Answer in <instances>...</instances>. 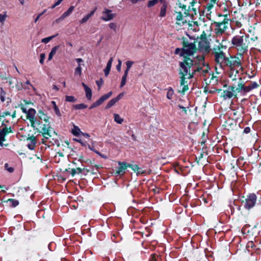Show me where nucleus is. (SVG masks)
I'll return each instance as SVG.
<instances>
[{
    "mask_svg": "<svg viewBox=\"0 0 261 261\" xmlns=\"http://www.w3.org/2000/svg\"><path fill=\"white\" fill-rule=\"evenodd\" d=\"M96 84H97V86H98V88L99 89L100 88L101 86L103 84L102 80L100 79L99 81H96Z\"/></svg>",
    "mask_w": 261,
    "mask_h": 261,
    "instance_id": "864d4df0",
    "label": "nucleus"
},
{
    "mask_svg": "<svg viewBox=\"0 0 261 261\" xmlns=\"http://www.w3.org/2000/svg\"><path fill=\"white\" fill-rule=\"evenodd\" d=\"M63 0H58L54 5H53L51 7V9H54L55 8L56 6H58L59 5H60L61 4V3L63 1Z\"/></svg>",
    "mask_w": 261,
    "mask_h": 261,
    "instance_id": "8fccbe9b",
    "label": "nucleus"
},
{
    "mask_svg": "<svg viewBox=\"0 0 261 261\" xmlns=\"http://www.w3.org/2000/svg\"><path fill=\"white\" fill-rule=\"evenodd\" d=\"M186 25H188V30H192L193 32H197L199 31V27L197 22H192L187 23Z\"/></svg>",
    "mask_w": 261,
    "mask_h": 261,
    "instance_id": "412c9836",
    "label": "nucleus"
},
{
    "mask_svg": "<svg viewBox=\"0 0 261 261\" xmlns=\"http://www.w3.org/2000/svg\"><path fill=\"white\" fill-rule=\"evenodd\" d=\"M243 55L239 54L238 57H231L230 59L228 58V62L226 66H228L230 69H242L241 61L243 59Z\"/></svg>",
    "mask_w": 261,
    "mask_h": 261,
    "instance_id": "423d86ee",
    "label": "nucleus"
},
{
    "mask_svg": "<svg viewBox=\"0 0 261 261\" xmlns=\"http://www.w3.org/2000/svg\"><path fill=\"white\" fill-rule=\"evenodd\" d=\"M119 167L117 168L116 173L118 175H123L125 172V170L128 167V164L125 163L118 162Z\"/></svg>",
    "mask_w": 261,
    "mask_h": 261,
    "instance_id": "dca6fc26",
    "label": "nucleus"
},
{
    "mask_svg": "<svg viewBox=\"0 0 261 261\" xmlns=\"http://www.w3.org/2000/svg\"><path fill=\"white\" fill-rule=\"evenodd\" d=\"M109 28L113 30L114 32H117L118 30V26L115 22H111L109 24Z\"/></svg>",
    "mask_w": 261,
    "mask_h": 261,
    "instance_id": "c9c22d12",
    "label": "nucleus"
},
{
    "mask_svg": "<svg viewBox=\"0 0 261 261\" xmlns=\"http://www.w3.org/2000/svg\"><path fill=\"white\" fill-rule=\"evenodd\" d=\"M76 61L79 63V64H81V63L83 62V60L81 58H77L76 59Z\"/></svg>",
    "mask_w": 261,
    "mask_h": 261,
    "instance_id": "e2e57ef3",
    "label": "nucleus"
},
{
    "mask_svg": "<svg viewBox=\"0 0 261 261\" xmlns=\"http://www.w3.org/2000/svg\"><path fill=\"white\" fill-rule=\"evenodd\" d=\"M244 132L245 133H248L250 132V128L249 127H246L244 129Z\"/></svg>",
    "mask_w": 261,
    "mask_h": 261,
    "instance_id": "0e129e2a",
    "label": "nucleus"
},
{
    "mask_svg": "<svg viewBox=\"0 0 261 261\" xmlns=\"http://www.w3.org/2000/svg\"><path fill=\"white\" fill-rule=\"evenodd\" d=\"M0 132H4L5 133V136H6V134L11 132V128H5L2 129V131Z\"/></svg>",
    "mask_w": 261,
    "mask_h": 261,
    "instance_id": "a18cd8bd",
    "label": "nucleus"
},
{
    "mask_svg": "<svg viewBox=\"0 0 261 261\" xmlns=\"http://www.w3.org/2000/svg\"><path fill=\"white\" fill-rule=\"evenodd\" d=\"M256 200V196L254 194H251L248 196L244 204V207L248 210L252 208L255 205Z\"/></svg>",
    "mask_w": 261,
    "mask_h": 261,
    "instance_id": "1a4fd4ad",
    "label": "nucleus"
},
{
    "mask_svg": "<svg viewBox=\"0 0 261 261\" xmlns=\"http://www.w3.org/2000/svg\"><path fill=\"white\" fill-rule=\"evenodd\" d=\"M174 95V91L172 88H170L168 89L167 93V97L169 99H171L173 98Z\"/></svg>",
    "mask_w": 261,
    "mask_h": 261,
    "instance_id": "72a5a7b5",
    "label": "nucleus"
},
{
    "mask_svg": "<svg viewBox=\"0 0 261 261\" xmlns=\"http://www.w3.org/2000/svg\"><path fill=\"white\" fill-rule=\"evenodd\" d=\"M36 143V140L35 137L32 136L29 137L26 140V144L28 148L31 149H34L35 144Z\"/></svg>",
    "mask_w": 261,
    "mask_h": 261,
    "instance_id": "f3484780",
    "label": "nucleus"
},
{
    "mask_svg": "<svg viewBox=\"0 0 261 261\" xmlns=\"http://www.w3.org/2000/svg\"><path fill=\"white\" fill-rule=\"evenodd\" d=\"M197 58L199 61H202L203 60V56H197Z\"/></svg>",
    "mask_w": 261,
    "mask_h": 261,
    "instance_id": "338daca9",
    "label": "nucleus"
},
{
    "mask_svg": "<svg viewBox=\"0 0 261 261\" xmlns=\"http://www.w3.org/2000/svg\"><path fill=\"white\" fill-rule=\"evenodd\" d=\"M67 171L70 172V173L71 174V175L73 176L76 173H80L82 172L83 169L80 168H77L76 169H71V170L70 168L66 170Z\"/></svg>",
    "mask_w": 261,
    "mask_h": 261,
    "instance_id": "c85d7f7f",
    "label": "nucleus"
},
{
    "mask_svg": "<svg viewBox=\"0 0 261 261\" xmlns=\"http://www.w3.org/2000/svg\"><path fill=\"white\" fill-rule=\"evenodd\" d=\"M35 114L36 111L34 109L31 108L27 111V118L29 120L30 123L35 119V118L36 117Z\"/></svg>",
    "mask_w": 261,
    "mask_h": 261,
    "instance_id": "6ab92c4d",
    "label": "nucleus"
},
{
    "mask_svg": "<svg viewBox=\"0 0 261 261\" xmlns=\"http://www.w3.org/2000/svg\"><path fill=\"white\" fill-rule=\"evenodd\" d=\"M103 15L101 17V19L105 21H108L113 19L116 17V14L112 13V11L105 8L102 12Z\"/></svg>",
    "mask_w": 261,
    "mask_h": 261,
    "instance_id": "9b49d317",
    "label": "nucleus"
},
{
    "mask_svg": "<svg viewBox=\"0 0 261 261\" xmlns=\"http://www.w3.org/2000/svg\"><path fill=\"white\" fill-rule=\"evenodd\" d=\"M151 261H156V257L154 254H152L151 256Z\"/></svg>",
    "mask_w": 261,
    "mask_h": 261,
    "instance_id": "680f3d73",
    "label": "nucleus"
},
{
    "mask_svg": "<svg viewBox=\"0 0 261 261\" xmlns=\"http://www.w3.org/2000/svg\"><path fill=\"white\" fill-rule=\"evenodd\" d=\"M177 5H178L179 8H181L182 9L186 10V5H185L184 4H182L180 2H179L178 3H177Z\"/></svg>",
    "mask_w": 261,
    "mask_h": 261,
    "instance_id": "5fc2aeb1",
    "label": "nucleus"
},
{
    "mask_svg": "<svg viewBox=\"0 0 261 261\" xmlns=\"http://www.w3.org/2000/svg\"><path fill=\"white\" fill-rule=\"evenodd\" d=\"M65 100L68 102H75L76 99V98L73 96H66L65 97Z\"/></svg>",
    "mask_w": 261,
    "mask_h": 261,
    "instance_id": "ea45409f",
    "label": "nucleus"
},
{
    "mask_svg": "<svg viewBox=\"0 0 261 261\" xmlns=\"http://www.w3.org/2000/svg\"><path fill=\"white\" fill-rule=\"evenodd\" d=\"M81 64H79L78 66L75 69L74 75L76 76H80L82 73Z\"/></svg>",
    "mask_w": 261,
    "mask_h": 261,
    "instance_id": "2f4dec72",
    "label": "nucleus"
},
{
    "mask_svg": "<svg viewBox=\"0 0 261 261\" xmlns=\"http://www.w3.org/2000/svg\"><path fill=\"white\" fill-rule=\"evenodd\" d=\"M178 107H179L180 109H182V110H183V111H184V112H185V114H187V110H186V108H185V107H183V106H180V105H179V106H178Z\"/></svg>",
    "mask_w": 261,
    "mask_h": 261,
    "instance_id": "052dcab7",
    "label": "nucleus"
},
{
    "mask_svg": "<svg viewBox=\"0 0 261 261\" xmlns=\"http://www.w3.org/2000/svg\"><path fill=\"white\" fill-rule=\"evenodd\" d=\"M5 141V133L0 132V149H1L4 146H7L8 144H4V142Z\"/></svg>",
    "mask_w": 261,
    "mask_h": 261,
    "instance_id": "cd10ccee",
    "label": "nucleus"
},
{
    "mask_svg": "<svg viewBox=\"0 0 261 261\" xmlns=\"http://www.w3.org/2000/svg\"><path fill=\"white\" fill-rule=\"evenodd\" d=\"M7 17V15H2L0 14V22L2 23H4L5 21L6 18Z\"/></svg>",
    "mask_w": 261,
    "mask_h": 261,
    "instance_id": "de8ad7c7",
    "label": "nucleus"
},
{
    "mask_svg": "<svg viewBox=\"0 0 261 261\" xmlns=\"http://www.w3.org/2000/svg\"><path fill=\"white\" fill-rule=\"evenodd\" d=\"M214 55L216 62L219 64L220 67L226 66L227 63H228V58L222 51L215 52Z\"/></svg>",
    "mask_w": 261,
    "mask_h": 261,
    "instance_id": "0eeeda50",
    "label": "nucleus"
},
{
    "mask_svg": "<svg viewBox=\"0 0 261 261\" xmlns=\"http://www.w3.org/2000/svg\"><path fill=\"white\" fill-rule=\"evenodd\" d=\"M114 121L118 124H121L124 121L123 119L120 116V115L117 114H114Z\"/></svg>",
    "mask_w": 261,
    "mask_h": 261,
    "instance_id": "7c9ffc66",
    "label": "nucleus"
},
{
    "mask_svg": "<svg viewBox=\"0 0 261 261\" xmlns=\"http://www.w3.org/2000/svg\"><path fill=\"white\" fill-rule=\"evenodd\" d=\"M8 115H10V113L8 112V111H6V112H4L2 113V115H1V117H5L6 116H8Z\"/></svg>",
    "mask_w": 261,
    "mask_h": 261,
    "instance_id": "13d9d810",
    "label": "nucleus"
},
{
    "mask_svg": "<svg viewBox=\"0 0 261 261\" xmlns=\"http://www.w3.org/2000/svg\"><path fill=\"white\" fill-rule=\"evenodd\" d=\"M72 133L74 136H77L81 133V132L77 126L74 125L73 128L72 129Z\"/></svg>",
    "mask_w": 261,
    "mask_h": 261,
    "instance_id": "473e14b6",
    "label": "nucleus"
},
{
    "mask_svg": "<svg viewBox=\"0 0 261 261\" xmlns=\"http://www.w3.org/2000/svg\"><path fill=\"white\" fill-rule=\"evenodd\" d=\"M42 14H43V13H40L38 15L37 17L35 19V20H34V22L35 23H36L38 21V20H39V19L40 18V17H41V16Z\"/></svg>",
    "mask_w": 261,
    "mask_h": 261,
    "instance_id": "bf43d9fd",
    "label": "nucleus"
},
{
    "mask_svg": "<svg viewBox=\"0 0 261 261\" xmlns=\"http://www.w3.org/2000/svg\"><path fill=\"white\" fill-rule=\"evenodd\" d=\"M58 34H56L55 35H53L48 37L43 38L42 39L41 42L44 43H47L49 41H50L52 39L54 38Z\"/></svg>",
    "mask_w": 261,
    "mask_h": 261,
    "instance_id": "e433bc0d",
    "label": "nucleus"
},
{
    "mask_svg": "<svg viewBox=\"0 0 261 261\" xmlns=\"http://www.w3.org/2000/svg\"><path fill=\"white\" fill-rule=\"evenodd\" d=\"M158 2V0H149L147 3V7H152L156 5Z\"/></svg>",
    "mask_w": 261,
    "mask_h": 261,
    "instance_id": "58836bf2",
    "label": "nucleus"
},
{
    "mask_svg": "<svg viewBox=\"0 0 261 261\" xmlns=\"http://www.w3.org/2000/svg\"><path fill=\"white\" fill-rule=\"evenodd\" d=\"M197 48L195 44L190 43L188 41H183L182 48H176L175 54L183 57V62L180 63V73L183 75H187L195 61L193 60V55Z\"/></svg>",
    "mask_w": 261,
    "mask_h": 261,
    "instance_id": "f257e3e1",
    "label": "nucleus"
},
{
    "mask_svg": "<svg viewBox=\"0 0 261 261\" xmlns=\"http://www.w3.org/2000/svg\"><path fill=\"white\" fill-rule=\"evenodd\" d=\"M124 93L123 92L120 93L115 98L117 99V101H119L122 97L124 96Z\"/></svg>",
    "mask_w": 261,
    "mask_h": 261,
    "instance_id": "3c124183",
    "label": "nucleus"
},
{
    "mask_svg": "<svg viewBox=\"0 0 261 261\" xmlns=\"http://www.w3.org/2000/svg\"><path fill=\"white\" fill-rule=\"evenodd\" d=\"M117 99H116L115 98H112L107 105L106 106V109H109L113 106H114L116 102H117Z\"/></svg>",
    "mask_w": 261,
    "mask_h": 261,
    "instance_id": "f704fd0d",
    "label": "nucleus"
},
{
    "mask_svg": "<svg viewBox=\"0 0 261 261\" xmlns=\"http://www.w3.org/2000/svg\"><path fill=\"white\" fill-rule=\"evenodd\" d=\"M98 106H99L98 103H97V102L96 101L95 102H94L93 103H92L91 105V106L90 107L89 109H93V108H95L96 107H98Z\"/></svg>",
    "mask_w": 261,
    "mask_h": 261,
    "instance_id": "6e6d98bb",
    "label": "nucleus"
},
{
    "mask_svg": "<svg viewBox=\"0 0 261 261\" xmlns=\"http://www.w3.org/2000/svg\"><path fill=\"white\" fill-rule=\"evenodd\" d=\"M215 33L217 38L220 37L228 29V19L225 18L221 22H215Z\"/></svg>",
    "mask_w": 261,
    "mask_h": 261,
    "instance_id": "20e7f679",
    "label": "nucleus"
},
{
    "mask_svg": "<svg viewBox=\"0 0 261 261\" xmlns=\"http://www.w3.org/2000/svg\"><path fill=\"white\" fill-rule=\"evenodd\" d=\"M25 84L27 85V86H25L26 88L30 89L29 86L32 87V88L35 90V88L33 87V86L31 84L29 81H27Z\"/></svg>",
    "mask_w": 261,
    "mask_h": 261,
    "instance_id": "603ef678",
    "label": "nucleus"
},
{
    "mask_svg": "<svg viewBox=\"0 0 261 261\" xmlns=\"http://www.w3.org/2000/svg\"><path fill=\"white\" fill-rule=\"evenodd\" d=\"M233 47H235L239 53V54L243 55L248 49V44L246 39H244V36H236L231 40Z\"/></svg>",
    "mask_w": 261,
    "mask_h": 261,
    "instance_id": "7ed1b4c3",
    "label": "nucleus"
},
{
    "mask_svg": "<svg viewBox=\"0 0 261 261\" xmlns=\"http://www.w3.org/2000/svg\"><path fill=\"white\" fill-rule=\"evenodd\" d=\"M77 141L80 142L82 146H86V143L83 142H82L81 140H77Z\"/></svg>",
    "mask_w": 261,
    "mask_h": 261,
    "instance_id": "69168bd1",
    "label": "nucleus"
},
{
    "mask_svg": "<svg viewBox=\"0 0 261 261\" xmlns=\"http://www.w3.org/2000/svg\"><path fill=\"white\" fill-rule=\"evenodd\" d=\"M74 7L72 6H70L69 7V8L68 9L67 11H66V12H65L62 15L61 17H60L59 18L57 19L55 21V22L56 23H59V22H60L61 21H62L63 20H64L66 17H68V16H69L73 12V11L74 10Z\"/></svg>",
    "mask_w": 261,
    "mask_h": 261,
    "instance_id": "2eb2a0df",
    "label": "nucleus"
},
{
    "mask_svg": "<svg viewBox=\"0 0 261 261\" xmlns=\"http://www.w3.org/2000/svg\"><path fill=\"white\" fill-rule=\"evenodd\" d=\"M235 90L230 86L228 88L224 90L222 93V96L224 99L230 98L234 96Z\"/></svg>",
    "mask_w": 261,
    "mask_h": 261,
    "instance_id": "4468645a",
    "label": "nucleus"
},
{
    "mask_svg": "<svg viewBox=\"0 0 261 261\" xmlns=\"http://www.w3.org/2000/svg\"><path fill=\"white\" fill-rule=\"evenodd\" d=\"M175 19L176 20V24L180 26H184L187 23V21L185 18V17L183 16V14L180 12H176Z\"/></svg>",
    "mask_w": 261,
    "mask_h": 261,
    "instance_id": "f8f14e48",
    "label": "nucleus"
},
{
    "mask_svg": "<svg viewBox=\"0 0 261 261\" xmlns=\"http://www.w3.org/2000/svg\"><path fill=\"white\" fill-rule=\"evenodd\" d=\"M231 86L235 90V92H240L242 91L244 92V83L242 79L233 82Z\"/></svg>",
    "mask_w": 261,
    "mask_h": 261,
    "instance_id": "9d476101",
    "label": "nucleus"
},
{
    "mask_svg": "<svg viewBox=\"0 0 261 261\" xmlns=\"http://www.w3.org/2000/svg\"><path fill=\"white\" fill-rule=\"evenodd\" d=\"M127 75H124L122 76L121 79V82L120 84V87H123L126 84Z\"/></svg>",
    "mask_w": 261,
    "mask_h": 261,
    "instance_id": "a19ab883",
    "label": "nucleus"
},
{
    "mask_svg": "<svg viewBox=\"0 0 261 261\" xmlns=\"http://www.w3.org/2000/svg\"><path fill=\"white\" fill-rule=\"evenodd\" d=\"M118 63L117 65V66H116V69H117V70L118 71H121V67L122 62L119 59L118 60Z\"/></svg>",
    "mask_w": 261,
    "mask_h": 261,
    "instance_id": "37998d69",
    "label": "nucleus"
},
{
    "mask_svg": "<svg viewBox=\"0 0 261 261\" xmlns=\"http://www.w3.org/2000/svg\"><path fill=\"white\" fill-rule=\"evenodd\" d=\"M96 10V8H95L93 11H92L90 13L87 14L85 15L81 20L80 23H84L86 21L88 20V19L94 14L95 11Z\"/></svg>",
    "mask_w": 261,
    "mask_h": 261,
    "instance_id": "393cba45",
    "label": "nucleus"
},
{
    "mask_svg": "<svg viewBox=\"0 0 261 261\" xmlns=\"http://www.w3.org/2000/svg\"><path fill=\"white\" fill-rule=\"evenodd\" d=\"M10 202H11L12 205L13 206H16L18 204V201L13 199L9 200Z\"/></svg>",
    "mask_w": 261,
    "mask_h": 261,
    "instance_id": "49530a36",
    "label": "nucleus"
},
{
    "mask_svg": "<svg viewBox=\"0 0 261 261\" xmlns=\"http://www.w3.org/2000/svg\"><path fill=\"white\" fill-rule=\"evenodd\" d=\"M73 107L75 109H83L86 108L87 107V106L84 103H81L75 105Z\"/></svg>",
    "mask_w": 261,
    "mask_h": 261,
    "instance_id": "4c0bfd02",
    "label": "nucleus"
},
{
    "mask_svg": "<svg viewBox=\"0 0 261 261\" xmlns=\"http://www.w3.org/2000/svg\"><path fill=\"white\" fill-rule=\"evenodd\" d=\"M134 62L132 61H127L125 62V64L126 66V69L124 71V75H128V72L132 67V66L134 65Z\"/></svg>",
    "mask_w": 261,
    "mask_h": 261,
    "instance_id": "a878e982",
    "label": "nucleus"
},
{
    "mask_svg": "<svg viewBox=\"0 0 261 261\" xmlns=\"http://www.w3.org/2000/svg\"><path fill=\"white\" fill-rule=\"evenodd\" d=\"M94 168H95L96 170H98V169H99L100 168H101V167L100 166H98V165H94L93 166Z\"/></svg>",
    "mask_w": 261,
    "mask_h": 261,
    "instance_id": "774afa93",
    "label": "nucleus"
},
{
    "mask_svg": "<svg viewBox=\"0 0 261 261\" xmlns=\"http://www.w3.org/2000/svg\"><path fill=\"white\" fill-rule=\"evenodd\" d=\"M86 93V96L88 100H91L92 98V91L90 88H89L85 83H82Z\"/></svg>",
    "mask_w": 261,
    "mask_h": 261,
    "instance_id": "5701e85b",
    "label": "nucleus"
},
{
    "mask_svg": "<svg viewBox=\"0 0 261 261\" xmlns=\"http://www.w3.org/2000/svg\"><path fill=\"white\" fill-rule=\"evenodd\" d=\"M198 49L202 53H208L210 49L209 42L206 38L200 39L198 41Z\"/></svg>",
    "mask_w": 261,
    "mask_h": 261,
    "instance_id": "6e6552de",
    "label": "nucleus"
},
{
    "mask_svg": "<svg viewBox=\"0 0 261 261\" xmlns=\"http://www.w3.org/2000/svg\"><path fill=\"white\" fill-rule=\"evenodd\" d=\"M105 101L104 99L101 97L99 99H98L96 102L98 103L99 106L102 104Z\"/></svg>",
    "mask_w": 261,
    "mask_h": 261,
    "instance_id": "4d7b16f0",
    "label": "nucleus"
},
{
    "mask_svg": "<svg viewBox=\"0 0 261 261\" xmlns=\"http://www.w3.org/2000/svg\"><path fill=\"white\" fill-rule=\"evenodd\" d=\"M54 110L56 114H57V115H58V116H61L60 111L57 106H55L54 108Z\"/></svg>",
    "mask_w": 261,
    "mask_h": 261,
    "instance_id": "c03bdc74",
    "label": "nucleus"
},
{
    "mask_svg": "<svg viewBox=\"0 0 261 261\" xmlns=\"http://www.w3.org/2000/svg\"><path fill=\"white\" fill-rule=\"evenodd\" d=\"M128 167L132 168V169L136 173L138 176L145 174L146 173V171L145 170H143L138 167L137 165H130L128 164Z\"/></svg>",
    "mask_w": 261,
    "mask_h": 261,
    "instance_id": "a211bd4d",
    "label": "nucleus"
},
{
    "mask_svg": "<svg viewBox=\"0 0 261 261\" xmlns=\"http://www.w3.org/2000/svg\"><path fill=\"white\" fill-rule=\"evenodd\" d=\"M45 58V56L44 54H41L40 55V63L41 64H42L43 63Z\"/></svg>",
    "mask_w": 261,
    "mask_h": 261,
    "instance_id": "09e8293b",
    "label": "nucleus"
},
{
    "mask_svg": "<svg viewBox=\"0 0 261 261\" xmlns=\"http://www.w3.org/2000/svg\"><path fill=\"white\" fill-rule=\"evenodd\" d=\"M201 69L197 68V69L192 70V72H191V68L189 69V71L188 72L187 75H183L180 73V69H179V74L181 75L180 80V87H182L180 92L184 93L188 90V85L187 82H185L186 79H191L193 76L194 72H196V70L199 71Z\"/></svg>",
    "mask_w": 261,
    "mask_h": 261,
    "instance_id": "39448f33",
    "label": "nucleus"
},
{
    "mask_svg": "<svg viewBox=\"0 0 261 261\" xmlns=\"http://www.w3.org/2000/svg\"><path fill=\"white\" fill-rule=\"evenodd\" d=\"M112 93H113L112 92L110 91L108 93L106 94L102 95L101 97H102V98L105 101L107 99H108L110 96H111V95H112Z\"/></svg>",
    "mask_w": 261,
    "mask_h": 261,
    "instance_id": "79ce46f5",
    "label": "nucleus"
},
{
    "mask_svg": "<svg viewBox=\"0 0 261 261\" xmlns=\"http://www.w3.org/2000/svg\"><path fill=\"white\" fill-rule=\"evenodd\" d=\"M241 70L239 69H230L229 76L232 82L239 80V79H242L239 74V71Z\"/></svg>",
    "mask_w": 261,
    "mask_h": 261,
    "instance_id": "ddd939ff",
    "label": "nucleus"
},
{
    "mask_svg": "<svg viewBox=\"0 0 261 261\" xmlns=\"http://www.w3.org/2000/svg\"><path fill=\"white\" fill-rule=\"evenodd\" d=\"M167 7V5L166 3H164L161 8L160 13L159 14V16L160 17H164L166 16Z\"/></svg>",
    "mask_w": 261,
    "mask_h": 261,
    "instance_id": "bb28decb",
    "label": "nucleus"
},
{
    "mask_svg": "<svg viewBox=\"0 0 261 261\" xmlns=\"http://www.w3.org/2000/svg\"><path fill=\"white\" fill-rule=\"evenodd\" d=\"M257 86L258 84L256 82L251 83L248 86H244V92H248L252 89L257 88Z\"/></svg>",
    "mask_w": 261,
    "mask_h": 261,
    "instance_id": "b1692460",
    "label": "nucleus"
},
{
    "mask_svg": "<svg viewBox=\"0 0 261 261\" xmlns=\"http://www.w3.org/2000/svg\"><path fill=\"white\" fill-rule=\"evenodd\" d=\"M113 61V58L111 57L108 61V62L107 64V66H106V68L104 69L105 74L106 76H107L110 73Z\"/></svg>",
    "mask_w": 261,
    "mask_h": 261,
    "instance_id": "4be33fe9",
    "label": "nucleus"
},
{
    "mask_svg": "<svg viewBox=\"0 0 261 261\" xmlns=\"http://www.w3.org/2000/svg\"><path fill=\"white\" fill-rule=\"evenodd\" d=\"M58 48H59V46H56L52 48V49H51V51L50 52L49 56H48V60H51L52 59L53 56L56 54Z\"/></svg>",
    "mask_w": 261,
    "mask_h": 261,
    "instance_id": "c756f323",
    "label": "nucleus"
},
{
    "mask_svg": "<svg viewBox=\"0 0 261 261\" xmlns=\"http://www.w3.org/2000/svg\"><path fill=\"white\" fill-rule=\"evenodd\" d=\"M216 3V0H211L210 2H207L205 8V11L207 12L206 15L211 13V10L214 7Z\"/></svg>",
    "mask_w": 261,
    "mask_h": 261,
    "instance_id": "aec40b11",
    "label": "nucleus"
},
{
    "mask_svg": "<svg viewBox=\"0 0 261 261\" xmlns=\"http://www.w3.org/2000/svg\"><path fill=\"white\" fill-rule=\"evenodd\" d=\"M50 117L45 114L42 111H39L37 117L31 122V126L41 133L45 139L51 137V127L49 122Z\"/></svg>",
    "mask_w": 261,
    "mask_h": 261,
    "instance_id": "f03ea898",
    "label": "nucleus"
}]
</instances>
